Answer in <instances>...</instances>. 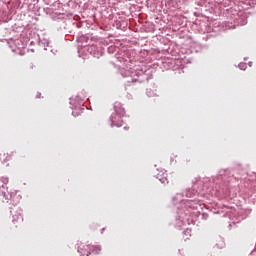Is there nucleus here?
I'll return each mask as SVG.
<instances>
[{
	"label": "nucleus",
	"instance_id": "nucleus-1",
	"mask_svg": "<svg viewBox=\"0 0 256 256\" xmlns=\"http://www.w3.org/2000/svg\"><path fill=\"white\" fill-rule=\"evenodd\" d=\"M99 251H101L100 246L81 244L78 247V253H81L83 256H89L91 253H95V255H97L99 254Z\"/></svg>",
	"mask_w": 256,
	"mask_h": 256
},
{
	"label": "nucleus",
	"instance_id": "nucleus-2",
	"mask_svg": "<svg viewBox=\"0 0 256 256\" xmlns=\"http://www.w3.org/2000/svg\"><path fill=\"white\" fill-rule=\"evenodd\" d=\"M7 161H11V155L9 153H0V163H7Z\"/></svg>",
	"mask_w": 256,
	"mask_h": 256
},
{
	"label": "nucleus",
	"instance_id": "nucleus-3",
	"mask_svg": "<svg viewBox=\"0 0 256 256\" xmlns=\"http://www.w3.org/2000/svg\"><path fill=\"white\" fill-rule=\"evenodd\" d=\"M243 67H245V66H241V69H243Z\"/></svg>",
	"mask_w": 256,
	"mask_h": 256
}]
</instances>
